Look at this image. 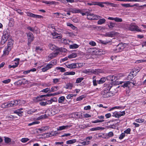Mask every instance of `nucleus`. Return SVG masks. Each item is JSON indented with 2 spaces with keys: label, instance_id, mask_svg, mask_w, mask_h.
Wrapping results in <instances>:
<instances>
[{
  "label": "nucleus",
  "instance_id": "1",
  "mask_svg": "<svg viewBox=\"0 0 146 146\" xmlns=\"http://www.w3.org/2000/svg\"><path fill=\"white\" fill-rule=\"evenodd\" d=\"M112 86L109 84H107L105 88L102 91V97L104 98H107L113 96V94L112 92H109Z\"/></svg>",
  "mask_w": 146,
  "mask_h": 146
},
{
  "label": "nucleus",
  "instance_id": "2",
  "mask_svg": "<svg viewBox=\"0 0 146 146\" xmlns=\"http://www.w3.org/2000/svg\"><path fill=\"white\" fill-rule=\"evenodd\" d=\"M65 49L64 48H58L54 50L53 52L50 53L48 56V58H50V60L53 59L56 57L59 54L60 52L64 51L63 50Z\"/></svg>",
  "mask_w": 146,
  "mask_h": 146
},
{
  "label": "nucleus",
  "instance_id": "3",
  "mask_svg": "<svg viewBox=\"0 0 146 146\" xmlns=\"http://www.w3.org/2000/svg\"><path fill=\"white\" fill-rule=\"evenodd\" d=\"M21 101L20 100H16L11 101L9 102L7 104H5V106L8 107L13 106L14 107L19 104L20 103Z\"/></svg>",
  "mask_w": 146,
  "mask_h": 146
},
{
  "label": "nucleus",
  "instance_id": "4",
  "mask_svg": "<svg viewBox=\"0 0 146 146\" xmlns=\"http://www.w3.org/2000/svg\"><path fill=\"white\" fill-rule=\"evenodd\" d=\"M129 30L132 31H136L138 32H142V30L139 29V27L135 25L131 24L128 27Z\"/></svg>",
  "mask_w": 146,
  "mask_h": 146
},
{
  "label": "nucleus",
  "instance_id": "5",
  "mask_svg": "<svg viewBox=\"0 0 146 146\" xmlns=\"http://www.w3.org/2000/svg\"><path fill=\"white\" fill-rule=\"evenodd\" d=\"M27 35L28 39V44L29 46L31 42L34 40L35 37L33 34L30 32L27 33Z\"/></svg>",
  "mask_w": 146,
  "mask_h": 146
},
{
  "label": "nucleus",
  "instance_id": "6",
  "mask_svg": "<svg viewBox=\"0 0 146 146\" xmlns=\"http://www.w3.org/2000/svg\"><path fill=\"white\" fill-rule=\"evenodd\" d=\"M88 14L87 15V18L90 20H97L100 17V16L94 15L92 13L88 11Z\"/></svg>",
  "mask_w": 146,
  "mask_h": 146
},
{
  "label": "nucleus",
  "instance_id": "7",
  "mask_svg": "<svg viewBox=\"0 0 146 146\" xmlns=\"http://www.w3.org/2000/svg\"><path fill=\"white\" fill-rule=\"evenodd\" d=\"M125 43H120L116 46V48L115 49V51L116 52H119L122 51L125 48Z\"/></svg>",
  "mask_w": 146,
  "mask_h": 146
},
{
  "label": "nucleus",
  "instance_id": "8",
  "mask_svg": "<svg viewBox=\"0 0 146 146\" xmlns=\"http://www.w3.org/2000/svg\"><path fill=\"white\" fill-rule=\"evenodd\" d=\"M27 16L34 18L41 19L43 17L42 16L35 15L30 12H27Z\"/></svg>",
  "mask_w": 146,
  "mask_h": 146
},
{
  "label": "nucleus",
  "instance_id": "9",
  "mask_svg": "<svg viewBox=\"0 0 146 146\" xmlns=\"http://www.w3.org/2000/svg\"><path fill=\"white\" fill-rule=\"evenodd\" d=\"M107 79L108 80L114 82L116 80H117V77L114 75H110L107 77Z\"/></svg>",
  "mask_w": 146,
  "mask_h": 146
},
{
  "label": "nucleus",
  "instance_id": "10",
  "mask_svg": "<svg viewBox=\"0 0 146 146\" xmlns=\"http://www.w3.org/2000/svg\"><path fill=\"white\" fill-rule=\"evenodd\" d=\"M117 33L114 32H110L107 33L105 34V36H106L113 37L116 35Z\"/></svg>",
  "mask_w": 146,
  "mask_h": 146
},
{
  "label": "nucleus",
  "instance_id": "11",
  "mask_svg": "<svg viewBox=\"0 0 146 146\" xmlns=\"http://www.w3.org/2000/svg\"><path fill=\"white\" fill-rule=\"evenodd\" d=\"M131 83L133 85H135V84H136V82L133 81V82H130L129 81H127L125 83H124L121 86L123 87V88L127 87L129 85H130V84Z\"/></svg>",
  "mask_w": 146,
  "mask_h": 146
},
{
  "label": "nucleus",
  "instance_id": "12",
  "mask_svg": "<svg viewBox=\"0 0 146 146\" xmlns=\"http://www.w3.org/2000/svg\"><path fill=\"white\" fill-rule=\"evenodd\" d=\"M70 12H72L73 13H81V10L79 9H77L75 8H70L69 9Z\"/></svg>",
  "mask_w": 146,
  "mask_h": 146
},
{
  "label": "nucleus",
  "instance_id": "13",
  "mask_svg": "<svg viewBox=\"0 0 146 146\" xmlns=\"http://www.w3.org/2000/svg\"><path fill=\"white\" fill-rule=\"evenodd\" d=\"M12 48H10L9 47H7V48L5 47V49L3 50V56H5L6 55H8L9 52L11 50Z\"/></svg>",
  "mask_w": 146,
  "mask_h": 146
},
{
  "label": "nucleus",
  "instance_id": "14",
  "mask_svg": "<svg viewBox=\"0 0 146 146\" xmlns=\"http://www.w3.org/2000/svg\"><path fill=\"white\" fill-rule=\"evenodd\" d=\"M71 126L70 125H63L60 126L57 129L58 130H62L65 129H67L68 128H70Z\"/></svg>",
  "mask_w": 146,
  "mask_h": 146
},
{
  "label": "nucleus",
  "instance_id": "15",
  "mask_svg": "<svg viewBox=\"0 0 146 146\" xmlns=\"http://www.w3.org/2000/svg\"><path fill=\"white\" fill-rule=\"evenodd\" d=\"M19 58L15 59L14 60V61H17V65H9L8 66L9 68H15L17 66L18 64H19Z\"/></svg>",
  "mask_w": 146,
  "mask_h": 146
},
{
  "label": "nucleus",
  "instance_id": "16",
  "mask_svg": "<svg viewBox=\"0 0 146 146\" xmlns=\"http://www.w3.org/2000/svg\"><path fill=\"white\" fill-rule=\"evenodd\" d=\"M57 101V99L56 98L54 97L53 98H51L50 100H47L46 101L47 104H50L52 103L53 102H56Z\"/></svg>",
  "mask_w": 146,
  "mask_h": 146
},
{
  "label": "nucleus",
  "instance_id": "17",
  "mask_svg": "<svg viewBox=\"0 0 146 146\" xmlns=\"http://www.w3.org/2000/svg\"><path fill=\"white\" fill-rule=\"evenodd\" d=\"M113 133L112 131L109 132L108 134H106L105 135L106 137H103L102 138L105 139H108L110 137H112L113 136Z\"/></svg>",
  "mask_w": 146,
  "mask_h": 146
},
{
  "label": "nucleus",
  "instance_id": "18",
  "mask_svg": "<svg viewBox=\"0 0 146 146\" xmlns=\"http://www.w3.org/2000/svg\"><path fill=\"white\" fill-rule=\"evenodd\" d=\"M13 40L12 39L10 38L8 40V42L7 44V47H9L10 48H12L13 45Z\"/></svg>",
  "mask_w": 146,
  "mask_h": 146
},
{
  "label": "nucleus",
  "instance_id": "19",
  "mask_svg": "<svg viewBox=\"0 0 146 146\" xmlns=\"http://www.w3.org/2000/svg\"><path fill=\"white\" fill-rule=\"evenodd\" d=\"M22 110V109H20L19 110H17L14 111V113L17 114L20 116H22L23 112L21 111Z\"/></svg>",
  "mask_w": 146,
  "mask_h": 146
},
{
  "label": "nucleus",
  "instance_id": "20",
  "mask_svg": "<svg viewBox=\"0 0 146 146\" xmlns=\"http://www.w3.org/2000/svg\"><path fill=\"white\" fill-rule=\"evenodd\" d=\"M49 48L52 50H55L57 48H58L55 45L52 44H49Z\"/></svg>",
  "mask_w": 146,
  "mask_h": 146
},
{
  "label": "nucleus",
  "instance_id": "21",
  "mask_svg": "<svg viewBox=\"0 0 146 146\" xmlns=\"http://www.w3.org/2000/svg\"><path fill=\"white\" fill-rule=\"evenodd\" d=\"M42 3H45L46 4L52 5V4H56V2L54 1H42Z\"/></svg>",
  "mask_w": 146,
  "mask_h": 146
},
{
  "label": "nucleus",
  "instance_id": "22",
  "mask_svg": "<svg viewBox=\"0 0 146 146\" xmlns=\"http://www.w3.org/2000/svg\"><path fill=\"white\" fill-rule=\"evenodd\" d=\"M106 80V78L103 77L101 78L100 79L97 81L98 83L99 84H101L103 83Z\"/></svg>",
  "mask_w": 146,
  "mask_h": 146
},
{
  "label": "nucleus",
  "instance_id": "23",
  "mask_svg": "<svg viewBox=\"0 0 146 146\" xmlns=\"http://www.w3.org/2000/svg\"><path fill=\"white\" fill-rule=\"evenodd\" d=\"M104 129V127H96L92 128L90 129V131H92L100 130H103Z\"/></svg>",
  "mask_w": 146,
  "mask_h": 146
},
{
  "label": "nucleus",
  "instance_id": "24",
  "mask_svg": "<svg viewBox=\"0 0 146 146\" xmlns=\"http://www.w3.org/2000/svg\"><path fill=\"white\" fill-rule=\"evenodd\" d=\"M47 97H48V94L46 95H41L37 97L36 98V101H40L42 100V99H41V98L44 97L46 98Z\"/></svg>",
  "mask_w": 146,
  "mask_h": 146
},
{
  "label": "nucleus",
  "instance_id": "25",
  "mask_svg": "<svg viewBox=\"0 0 146 146\" xmlns=\"http://www.w3.org/2000/svg\"><path fill=\"white\" fill-rule=\"evenodd\" d=\"M67 66L68 68H74L76 67V64L75 63H72L70 64H68Z\"/></svg>",
  "mask_w": 146,
  "mask_h": 146
},
{
  "label": "nucleus",
  "instance_id": "26",
  "mask_svg": "<svg viewBox=\"0 0 146 146\" xmlns=\"http://www.w3.org/2000/svg\"><path fill=\"white\" fill-rule=\"evenodd\" d=\"M106 21L105 19L103 18L100 19L97 22L98 25H101L105 23Z\"/></svg>",
  "mask_w": 146,
  "mask_h": 146
},
{
  "label": "nucleus",
  "instance_id": "27",
  "mask_svg": "<svg viewBox=\"0 0 146 146\" xmlns=\"http://www.w3.org/2000/svg\"><path fill=\"white\" fill-rule=\"evenodd\" d=\"M76 141V139H75L70 140L67 141H66V143L67 144H73Z\"/></svg>",
  "mask_w": 146,
  "mask_h": 146
},
{
  "label": "nucleus",
  "instance_id": "28",
  "mask_svg": "<svg viewBox=\"0 0 146 146\" xmlns=\"http://www.w3.org/2000/svg\"><path fill=\"white\" fill-rule=\"evenodd\" d=\"M124 106H114L111 109H110V110H109V111H111L114 109H124Z\"/></svg>",
  "mask_w": 146,
  "mask_h": 146
},
{
  "label": "nucleus",
  "instance_id": "29",
  "mask_svg": "<svg viewBox=\"0 0 146 146\" xmlns=\"http://www.w3.org/2000/svg\"><path fill=\"white\" fill-rule=\"evenodd\" d=\"M112 116L118 118L121 117L120 114L118 113L117 111H115L113 113Z\"/></svg>",
  "mask_w": 146,
  "mask_h": 146
},
{
  "label": "nucleus",
  "instance_id": "30",
  "mask_svg": "<svg viewBox=\"0 0 146 146\" xmlns=\"http://www.w3.org/2000/svg\"><path fill=\"white\" fill-rule=\"evenodd\" d=\"M59 89L58 86H53L52 87L51 89H50V91L51 92H53L56 91Z\"/></svg>",
  "mask_w": 146,
  "mask_h": 146
},
{
  "label": "nucleus",
  "instance_id": "31",
  "mask_svg": "<svg viewBox=\"0 0 146 146\" xmlns=\"http://www.w3.org/2000/svg\"><path fill=\"white\" fill-rule=\"evenodd\" d=\"M134 76L133 75L132 72H131L127 76V80H131L133 78Z\"/></svg>",
  "mask_w": 146,
  "mask_h": 146
},
{
  "label": "nucleus",
  "instance_id": "32",
  "mask_svg": "<svg viewBox=\"0 0 146 146\" xmlns=\"http://www.w3.org/2000/svg\"><path fill=\"white\" fill-rule=\"evenodd\" d=\"M37 111L36 109H31L29 110L27 112L28 114H32L36 112Z\"/></svg>",
  "mask_w": 146,
  "mask_h": 146
},
{
  "label": "nucleus",
  "instance_id": "33",
  "mask_svg": "<svg viewBox=\"0 0 146 146\" xmlns=\"http://www.w3.org/2000/svg\"><path fill=\"white\" fill-rule=\"evenodd\" d=\"M9 35L8 34H6L5 32H4L3 35L2 36V38L3 40H6V41L8 39Z\"/></svg>",
  "mask_w": 146,
  "mask_h": 146
},
{
  "label": "nucleus",
  "instance_id": "34",
  "mask_svg": "<svg viewBox=\"0 0 146 146\" xmlns=\"http://www.w3.org/2000/svg\"><path fill=\"white\" fill-rule=\"evenodd\" d=\"M65 99V97L64 96H62L60 97L58 100V102L60 103L63 102Z\"/></svg>",
  "mask_w": 146,
  "mask_h": 146
},
{
  "label": "nucleus",
  "instance_id": "35",
  "mask_svg": "<svg viewBox=\"0 0 146 146\" xmlns=\"http://www.w3.org/2000/svg\"><path fill=\"white\" fill-rule=\"evenodd\" d=\"M79 46L76 44H74L72 45H70L69 46V48L70 49H75L78 48Z\"/></svg>",
  "mask_w": 146,
  "mask_h": 146
},
{
  "label": "nucleus",
  "instance_id": "36",
  "mask_svg": "<svg viewBox=\"0 0 146 146\" xmlns=\"http://www.w3.org/2000/svg\"><path fill=\"white\" fill-rule=\"evenodd\" d=\"M139 71V70L138 69L137 70L135 69H132V71L131 72H132V73H133V75L135 76H136L138 72Z\"/></svg>",
  "mask_w": 146,
  "mask_h": 146
},
{
  "label": "nucleus",
  "instance_id": "37",
  "mask_svg": "<svg viewBox=\"0 0 146 146\" xmlns=\"http://www.w3.org/2000/svg\"><path fill=\"white\" fill-rule=\"evenodd\" d=\"M66 25L67 26L70 27L73 30H74L76 28V27L74 26L73 24H71L69 22L67 23Z\"/></svg>",
  "mask_w": 146,
  "mask_h": 146
},
{
  "label": "nucleus",
  "instance_id": "38",
  "mask_svg": "<svg viewBox=\"0 0 146 146\" xmlns=\"http://www.w3.org/2000/svg\"><path fill=\"white\" fill-rule=\"evenodd\" d=\"M75 74V72H65L64 75L65 76L68 75H74Z\"/></svg>",
  "mask_w": 146,
  "mask_h": 146
},
{
  "label": "nucleus",
  "instance_id": "39",
  "mask_svg": "<svg viewBox=\"0 0 146 146\" xmlns=\"http://www.w3.org/2000/svg\"><path fill=\"white\" fill-rule=\"evenodd\" d=\"M115 23H113L112 22H110V23L108 25V27L110 28H113L115 25Z\"/></svg>",
  "mask_w": 146,
  "mask_h": 146
},
{
  "label": "nucleus",
  "instance_id": "40",
  "mask_svg": "<svg viewBox=\"0 0 146 146\" xmlns=\"http://www.w3.org/2000/svg\"><path fill=\"white\" fill-rule=\"evenodd\" d=\"M73 86V85L72 84L69 83L66 85L65 88L66 89H71Z\"/></svg>",
  "mask_w": 146,
  "mask_h": 146
},
{
  "label": "nucleus",
  "instance_id": "41",
  "mask_svg": "<svg viewBox=\"0 0 146 146\" xmlns=\"http://www.w3.org/2000/svg\"><path fill=\"white\" fill-rule=\"evenodd\" d=\"M77 56V54L76 53H72L68 56V58H75Z\"/></svg>",
  "mask_w": 146,
  "mask_h": 146
},
{
  "label": "nucleus",
  "instance_id": "42",
  "mask_svg": "<svg viewBox=\"0 0 146 146\" xmlns=\"http://www.w3.org/2000/svg\"><path fill=\"white\" fill-rule=\"evenodd\" d=\"M50 91V88H46L45 89H44L42 90V92H44L45 93H47L48 92H51Z\"/></svg>",
  "mask_w": 146,
  "mask_h": 146
},
{
  "label": "nucleus",
  "instance_id": "43",
  "mask_svg": "<svg viewBox=\"0 0 146 146\" xmlns=\"http://www.w3.org/2000/svg\"><path fill=\"white\" fill-rule=\"evenodd\" d=\"M53 66V65L52 64H48L45 66L46 68V69H47L48 70L51 68Z\"/></svg>",
  "mask_w": 146,
  "mask_h": 146
},
{
  "label": "nucleus",
  "instance_id": "44",
  "mask_svg": "<svg viewBox=\"0 0 146 146\" xmlns=\"http://www.w3.org/2000/svg\"><path fill=\"white\" fill-rule=\"evenodd\" d=\"M84 79L83 77H81L77 78L76 80V83H79L81 82Z\"/></svg>",
  "mask_w": 146,
  "mask_h": 146
},
{
  "label": "nucleus",
  "instance_id": "45",
  "mask_svg": "<svg viewBox=\"0 0 146 146\" xmlns=\"http://www.w3.org/2000/svg\"><path fill=\"white\" fill-rule=\"evenodd\" d=\"M40 123V122L39 121H33L31 123H29L28 124L29 126L32 125L36 124H38Z\"/></svg>",
  "mask_w": 146,
  "mask_h": 146
},
{
  "label": "nucleus",
  "instance_id": "46",
  "mask_svg": "<svg viewBox=\"0 0 146 146\" xmlns=\"http://www.w3.org/2000/svg\"><path fill=\"white\" fill-rule=\"evenodd\" d=\"M60 78H54L53 79V83L56 84L59 82L60 80Z\"/></svg>",
  "mask_w": 146,
  "mask_h": 146
},
{
  "label": "nucleus",
  "instance_id": "47",
  "mask_svg": "<svg viewBox=\"0 0 146 146\" xmlns=\"http://www.w3.org/2000/svg\"><path fill=\"white\" fill-rule=\"evenodd\" d=\"M114 21L116 22H121L122 21V19L121 18L118 17H115Z\"/></svg>",
  "mask_w": 146,
  "mask_h": 146
},
{
  "label": "nucleus",
  "instance_id": "48",
  "mask_svg": "<svg viewBox=\"0 0 146 146\" xmlns=\"http://www.w3.org/2000/svg\"><path fill=\"white\" fill-rule=\"evenodd\" d=\"M29 140V139L27 138H22L21 141L23 143H26Z\"/></svg>",
  "mask_w": 146,
  "mask_h": 146
},
{
  "label": "nucleus",
  "instance_id": "49",
  "mask_svg": "<svg viewBox=\"0 0 146 146\" xmlns=\"http://www.w3.org/2000/svg\"><path fill=\"white\" fill-rule=\"evenodd\" d=\"M104 120L103 119L97 120L92 121V123H97L102 122H104Z\"/></svg>",
  "mask_w": 146,
  "mask_h": 146
},
{
  "label": "nucleus",
  "instance_id": "50",
  "mask_svg": "<svg viewBox=\"0 0 146 146\" xmlns=\"http://www.w3.org/2000/svg\"><path fill=\"white\" fill-rule=\"evenodd\" d=\"M27 29L31 31L34 32L35 31V28L33 27H31L30 26H28L27 27Z\"/></svg>",
  "mask_w": 146,
  "mask_h": 146
},
{
  "label": "nucleus",
  "instance_id": "51",
  "mask_svg": "<svg viewBox=\"0 0 146 146\" xmlns=\"http://www.w3.org/2000/svg\"><path fill=\"white\" fill-rule=\"evenodd\" d=\"M93 138L92 136H88L87 137L86 139V141H88V144H89L90 143V141H89L90 140L92 139Z\"/></svg>",
  "mask_w": 146,
  "mask_h": 146
},
{
  "label": "nucleus",
  "instance_id": "52",
  "mask_svg": "<svg viewBox=\"0 0 146 146\" xmlns=\"http://www.w3.org/2000/svg\"><path fill=\"white\" fill-rule=\"evenodd\" d=\"M86 97V96L84 95H82L81 96L78 98H77L76 99V100L77 101H80L81 100H82L83 98H85Z\"/></svg>",
  "mask_w": 146,
  "mask_h": 146
},
{
  "label": "nucleus",
  "instance_id": "53",
  "mask_svg": "<svg viewBox=\"0 0 146 146\" xmlns=\"http://www.w3.org/2000/svg\"><path fill=\"white\" fill-rule=\"evenodd\" d=\"M100 42L102 44H106L108 43H110L111 42V41H104V40H100Z\"/></svg>",
  "mask_w": 146,
  "mask_h": 146
},
{
  "label": "nucleus",
  "instance_id": "54",
  "mask_svg": "<svg viewBox=\"0 0 146 146\" xmlns=\"http://www.w3.org/2000/svg\"><path fill=\"white\" fill-rule=\"evenodd\" d=\"M45 128H46V129H45L44 127H42L39 130L40 131H44L48 129L49 128V127L48 126H45Z\"/></svg>",
  "mask_w": 146,
  "mask_h": 146
},
{
  "label": "nucleus",
  "instance_id": "55",
  "mask_svg": "<svg viewBox=\"0 0 146 146\" xmlns=\"http://www.w3.org/2000/svg\"><path fill=\"white\" fill-rule=\"evenodd\" d=\"M53 36L54 38H60L61 36H59V34L57 33H54V35H53Z\"/></svg>",
  "mask_w": 146,
  "mask_h": 146
},
{
  "label": "nucleus",
  "instance_id": "56",
  "mask_svg": "<svg viewBox=\"0 0 146 146\" xmlns=\"http://www.w3.org/2000/svg\"><path fill=\"white\" fill-rule=\"evenodd\" d=\"M5 141L6 143H8L11 141V139L8 137H5Z\"/></svg>",
  "mask_w": 146,
  "mask_h": 146
},
{
  "label": "nucleus",
  "instance_id": "57",
  "mask_svg": "<svg viewBox=\"0 0 146 146\" xmlns=\"http://www.w3.org/2000/svg\"><path fill=\"white\" fill-rule=\"evenodd\" d=\"M125 136V134L124 133H122L120 135L119 139H123Z\"/></svg>",
  "mask_w": 146,
  "mask_h": 146
},
{
  "label": "nucleus",
  "instance_id": "58",
  "mask_svg": "<svg viewBox=\"0 0 146 146\" xmlns=\"http://www.w3.org/2000/svg\"><path fill=\"white\" fill-rule=\"evenodd\" d=\"M144 120L143 119H138L135 120L136 122L139 123H141L144 121Z\"/></svg>",
  "mask_w": 146,
  "mask_h": 146
},
{
  "label": "nucleus",
  "instance_id": "59",
  "mask_svg": "<svg viewBox=\"0 0 146 146\" xmlns=\"http://www.w3.org/2000/svg\"><path fill=\"white\" fill-rule=\"evenodd\" d=\"M131 131V129L129 128H128L124 131V133H126L127 134H130Z\"/></svg>",
  "mask_w": 146,
  "mask_h": 146
},
{
  "label": "nucleus",
  "instance_id": "60",
  "mask_svg": "<svg viewBox=\"0 0 146 146\" xmlns=\"http://www.w3.org/2000/svg\"><path fill=\"white\" fill-rule=\"evenodd\" d=\"M76 65H78V67H82L83 66L85 65V63H77L76 64Z\"/></svg>",
  "mask_w": 146,
  "mask_h": 146
},
{
  "label": "nucleus",
  "instance_id": "61",
  "mask_svg": "<svg viewBox=\"0 0 146 146\" xmlns=\"http://www.w3.org/2000/svg\"><path fill=\"white\" fill-rule=\"evenodd\" d=\"M121 5L122 6L126 8L131 6L129 4H122Z\"/></svg>",
  "mask_w": 146,
  "mask_h": 146
},
{
  "label": "nucleus",
  "instance_id": "62",
  "mask_svg": "<svg viewBox=\"0 0 146 146\" xmlns=\"http://www.w3.org/2000/svg\"><path fill=\"white\" fill-rule=\"evenodd\" d=\"M11 80L10 79L4 80L2 81L3 83L5 84H7L10 82Z\"/></svg>",
  "mask_w": 146,
  "mask_h": 146
},
{
  "label": "nucleus",
  "instance_id": "63",
  "mask_svg": "<svg viewBox=\"0 0 146 146\" xmlns=\"http://www.w3.org/2000/svg\"><path fill=\"white\" fill-rule=\"evenodd\" d=\"M86 27L88 28H91V29L92 30H93V29H96V27L94 25H88L87 27L86 26Z\"/></svg>",
  "mask_w": 146,
  "mask_h": 146
},
{
  "label": "nucleus",
  "instance_id": "64",
  "mask_svg": "<svg viewBox=\"0 0 146 146\" xmlns=\"http://www.w3.org/2000/svg\"><path fill=\"white\" fill-rule=\"evenodd\" d=\"M89 44L90 45H92V46H95L96 45V43L95 42H94V41H90L89 42Z\"/></svg>",
  "mask_w": 146,
  "mask_h": 146
}]
</instances>
